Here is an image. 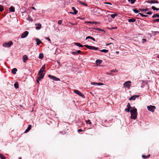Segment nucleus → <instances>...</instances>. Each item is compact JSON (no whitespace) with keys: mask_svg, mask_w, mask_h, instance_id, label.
<instances>
[{"mask_svg":"<svg viewBox=\"0 0 159 159\" xmlns=\"http://www.w3.org/2000/svg\"><path fill=\"white\" fill-rule=\"evenodd\" d=\"M131 114V118L133 119H135L137 117V109L135 107L131 109L130 111Z\"/></svg>","mask_w":159,"mask_h":159,"instance_id":"nucleus-1","label":"nucleus"},{"mask_svg":"<svg viewBox=\"0 0 159 159\" xmlns=\"http://www.w3.org/2000/svg\"><path fill=\"white\" fill-rule=\"evenodd\" d=\"M131 82L130 81H128L124 83L123 86L124 87L129 89L131 85Z\"/></svg>","mask_w":159,"mask_h":159,"instance_id":"nucleus-2","label":"nucleus"},{"mask_svg":"<svg viewBox=\"0 0 159 159\" xmlns=\"http://www.w3.org/2000/svg\"><path fill=\"white\" fill-rule=\"evenodd\" d=\"M147 109L148 110L152 112H154L155 110L156 109V107L154 106L150 105L148 106L147 107Z\"/></svg>","mask_w":159,"mask_h":159,"instance_id":"nucleus-3","label":"nucleus"},{"mask_svg":"<svg viewBox=\"0 0 159 159\" xmlns=\"http://www.w3.org/2000/svg\"><path fill=\"white\" fill-rule=\"evenodd\" d=\"M84 46L89 49H92V50H98V48L95 47L93 46H89V45H84Z\"/></svg>","mask_w":159,"mask_h":159,"instance_id":"nucleus-4","label":"nucleus"},{"mask_svg":"<svg viewBox=\"0 0 159 159\" xmlns=\"http://www.w3.org/2000/svg\"><path fill=\"white\" fill-rule=\"evenodd\" d=\"M13 44V43L11 41L8 43H4L3 44V46L4 47L8 48L10 47Z\"/></svg>","mask_w":159,"mask_h":159,"instance_id":"nucleus-5","label":"nucleus"},{"mask_svg":"<svg viewBox=\"0 0 159 159\" xmlns=\"http://www.w3.org/2000/svg\"><path fill=\"white\" fill-rule=\"evenodd\" d=\"M74 92L75 93L79 95V96L83 98H84L85 97L84 95V94H82L78 90L75 89L74 90Z\"/></svg>","mask_w":159,"mask_h":159,"instance_id":"nucleus-6","label":"nucleus"},{"mask_svg":"<svg viewBox=\"0 0 159 159\" xmlns=\"http://www.w3.org/2000/svg\"><path fill=\"white\" fill-rule=\"evenodd\" d=\"M48 77L49 78L52 79V80L56 81L60 80V79H59L57 78L55 76L51 75H48Z\"/></svg>","mask_w":159,"mask_h":159,"instance_id":"nucleus-7","label":"nucleus"},{"mask_svg":"<svg viewBox=\"0 0 159 159\" xmlns=\"http://www.w3.org/2000/svg\"><path fill=\"white\" fill-rule=\"evenodd\" d=\"M28 34L29 32L28 31H25L22 34L21 38H25L28 36Z\"/></svg>","mask_w":159,"mask_h":159,"instance_id":"nucleus-8","label":"nucleus"},{"mask_svg":"<svg viewBox=\"0 0 159 159\" xmlns=\"http://www.w3.org/2000/svg\"><path fill=\"white\" fill-rule=\"evenodd\" d=\"M45 73L41 72L39 74V72L38 75L39 76L38 77L41 80L43 78Z\"/></svg>","mask_w":159,"mask_h":159,"instance_id":"nucleus-9","label":"nucleus"},{"mask_svg":"<svg viewBox=\"0 0 159 159\" xmlns=\"http://www.w3.org/2000/svg\"><path fill=\"white\" fill-rule=\"evenodd\" d=\"M139 95H133V96L130 97L129 98V100H134L135 99H136L137 98L139 97Z\"/></svg>","mask_w":159,"mask_h":159,"instance_id":"nucleus-10","label":"nucleus"},{"mask_svg":"<svg viewBox=\"0 0 159 159\" xmlns=\"http://www.w3.org/2000/svg\"><path fill=\"white\" fill-rule=\"evenodd\" d=\"M22 59L23 62L25 63H26V61L28 59V58L26 55H24L23 56Z\"/></svg>","mask_w":159,"mask_h":159,"instance_id":"nucleus-11","label":"nucleus"},{"mask_svg":"<svg viewBox=\"0 0 159 159\" xmlns=\"http://www.w3.org/2000/svg\"><path fill=\"white\" fill-rule=\"evenodd\" d=\"M32 127V126L31 125H29L27 128L25 130L24 132L25 133H27L29 132L31 129Z\"/></svg>","mask_w":159,"mask_h":159,"instance_id":"nucleus-12","label":"nucleus"},{"mask_svg":"<svg viewBox=\"0 0 159 159\" xmlns=\"http://www.w3.org/2000/svg\"><path fill=\"white\" fill-rule=\"evenodd\" d=\"M72 9L73 10V11H74V12L72 13H72L73 14H75V15H76L78 11L76 10V8L75 7H72Z\"/></svg>","mask_w":159,"mask_h":159,"instance_id":"nucleus-13","label":"nucleus"},{"mask_svg":"<svg viewBox=\"0 0 159 159\" xmlns=\"http://www.w3.org/2000/svg\"><path fill=\"white\" fill-rule=\"evenodd\" d=\"M102 61L101 60H97L96 61V63L97 65H99L101 63Z\"/></svg>","mask_w":159,"mask_h":159,"instance_id":"nucleus-14","label":"nucleus"},{"mask_svg":"<svg viewBox=\"0 0 159 159\" xmlns=\"http://www.w3.org/2000/svg\"><path fill=\"white\" fill-rule=\"evenodd\" d=\"M9 10L10 12H14L15 11V7L13 6H11L9 8Z\"/></svg>","mask_w":159,"mask_h":159,"instance_id":"nucleus-15","label":"nucleus"},{"mask_svg":"<svg viewBox=\"0 0 159 159\" xmlns=\"http://www.w3.org/2000/svg\"><path fill=\"white\" fill-rule=\"evenodd\" d=\"M35 25H38V26H37L35 28L37 30H39L40 29L41 27V24H36Z\"/></svg>","mask_w":159,"mask_h":159,"instance_id":"nucleus-16","label":"nucleus"},{"mask_svg":"<svg viewBox=\"0 0 159 159\" xmlns=\"http://www.w3.org/2000/svg\"><path fill=\"white\" fill-rule=\"evenodd\" d=\"M74 44L76 46H79L80 47H83V46L80 43H74Z\"/></svg>","mask_w":159,"mask_h":159,"instance_id":"nucleus-17","label":"nucleus"},{"mask_svg":"<svg viewBox=\"0 0 159 159\" xmlns=\"http://www.w3.org/2000/svg\"><path fill=\"white\" fill-rule=\"evenodd\" d=\"M17 71V69L16 68H14L13 69H12L11 71V73L14 74H15L16 73V72Z\"/></svg>","mask_w":159,"mask_h":159,"instance_id":"nucleus-18","label":"nucleus"},{"mask_svg":"<svg viewBox=\"0 0 159 159\" xmlns=\"http://www.w3.org/2000/svg\"><path fill=\"white\" fill-rule=\"evenodd\" d=\"M148 3H158V1L155 0H151L149 2H148Z\"/></svg>","mask_w":159,"mask_h":159,"instance_id":"nucleus-19","label":"nucleus"},{"mask_svg":"<svg viewBox=\"0 0 159 159\" xmlns=\"http://www.w3.org/2000/svg\"><path fill=\"white\" fill-rule=\"evenodd\" d=\"M35 40L37 42L36 44L38 45H39L42 43L40 40L38 38H36Z\"/></svg>","mask_w":159,"mask_h":159,"instance_id":"nucleus-20","label":"nucleus"},{"mask_svg":"<svg viewBox=\"0 0 159 159\" xmlns=\"http://www.w3.org/2000/svg\"><path fill=\"white\" fill-rule=\"evenodd\" d=\"M118 15V14L117 13H115L114 14H112L110 15V16L113 19L115 18V16H117Z\"/></svg>","mask_w":159,"mask_h":159,"instance_id":"nucleus-21","label":"nucleus"},{"mask_svg":"<svg viewBox=\"0 0 159 159\" xmlns=\"http://www.w3.org/2000/svg\"><path fill=\"white\" fill-rule=\"evenodd\" d=\"M136 20L133 18H131L128 20V21L129 22H134Z\"/></svg>","mask_w":159,"mask_h":159,"instance_id":"nucleus-22","label":"nucleus"},{"mask_svg":"<svg viewBox=\"0 0 159 159\" xmlns=\"http://www.w3.org/2000/svg\"><path fill=\"white\" fill-rule=\"evenodd\" d=\"M139 10L142 12H145L148 11V9L147 8L145 9H140Z\"/></svg>","mask_w":159,"mask_h":159,"instance_id":"nucleus-23","label":"nucleus"},{"mask_svg":"<svg viewBox=\"0 0 159 159\" xmlns=\"http://www.w3.org/2000/svg\"><path fill=\"white\" fill-rule=\"evenodd\" d=\"M43 57V53H40L39 54V58L40 59H42Z\"/></svg>","mask_w":159,"mask_h":159,"instance_id":"nucleus-24","label":"nucleus"},{"mask_svg":"<svg viewBox=\"0 0 159 159\" xmlns=\"http://www.w3.org/2000/svg\"><path fill=\"white\" fill-rule=\"evenodd\" d=\"M14 86L15 88L17 89L19 87V84L17 82H16L14 84Z\"/></svg>","mask_w":159,"mask_h":159,"instance_id":"nucleus-25","label":"nucleus"},{"mask_svg":"<svg viewBox=\"0 0 159 159\" xmlns=\"http://www.w3.org/2000/svg\"><path fill=\"white\" fill-rule=\"evenodd\" d=\"M156 17H157L158 18H159V14H157L153 15L152 16V17L153 18H154Z\"/></svg>","mask_w":159,"mask_h":159,"instance_id":"nucleus-26","label":"nucleus"},{"mask_svg":"<svg viewBox=\"0 0 159 159\" xmlns=\"http://www.w3.org/2000/svg\"><path fill=\"white\" fill-rule=\"evenodd\" d=\"M99 51L107 53L108 52V51L107 50L104 49L102 50H99Z\"/></svg>","mask_w":159,"mask_h":159,"instance_id":"nucleus-27","label":"nucleus"},{"mask_svg":"<svg viewBox=\"0 0 159 159\" xmlns=\"http://www.w3.org/2000/svg\"><path fill=\"white\" fill-rule=\"evenodd\" d=\"M152 8L154 10H157V11H158L159 10V8H156L154 6H152Z\"/></svg>","mask_w":159,"mask_h":159,"instance_id":"nucleus-28","label":"nucleus"},{"mask_svg":"<svg viewBox=\"0 0 159 159\" xmlns=\"http://www.w3.org/2000/svg\"><path fill=\"white\" fill-rule=\"evenodd\" d=\"M127 107L129 108H130L131 109H131H133V108H135V107H130V104H129V103H128L127 104Z\"/></svg>","mask_w":159,"mask_h":159,"instance_id":"nucleus-29","label":"nucleus"},{"mask_svg":"<svg viewBox=\"0 0 159 159\" xmlns=\"http://www.w3.org/2000/svg\"><path fill=\"white\" fill-rule=\"evenodd\" d=\"M0 158L1 159H6V157L2 154L0 153Z\"/></svg>","mask_w":159,"mask_h":159,"instance_id":"nucleus-30","label":"nucleus"},{"mask_svg":"<svg viewBox=\"0 0 159 159\" xmlns=\"http://www.w3.org/2000/svg\"><path fill=\"white\" fill-rule=\"evenodd\" d=\"M78 2L80 3L82 5H84L86 6H87V4L86 3H84V2H82L81 1H79Z\"/></svg>","mask_w":159,"mask_h":159,"instance_id":"nucleus-31","label":"nucleus"},{"mask_svg":"<svg viewBox=\"0 0 159 159\" xmlns=\"http://www.w3.org/2000/svg\"><path fill=\"white\" fill-rule=\"evenodd\" d=\"M139 14L140 15V16L142 17H147L148 16V15H143V14L141 13H139Z\"/></svg>","mask_w":159,"mask_h":159,"instance_id":"nucleus-32","label":"nucleus"},{"mask_svg":"<svg viewBox=\"0 0 159 159\" xmlns=\"http://www.w3.org/2000/svg\"><path fill=\"white\" fill-rule=\"evenodd\" d=\"M39 72V74H40L41 72L45 73L44 70L43 69H42V68H41V69L40 70Z\"/></svg>","mask_w":159,"mask_h":159,"instance_id":"nucleus-33","label":"nucleus"},{"mask_svg":"<svg viewBox=\"0 0 159 159\" xmlns=\"http://www.w3.org/2000/svg\"><path fill=\"white\" fill-rule=\"evenodd\" d=\"M28 20L30 21H33V19H32L29 16H28V17L27 19Z\"/></svg>","mask_w":159,"mask_h":159,"instance_id":"nucleus-34","label":"nucleus"},{"mask_svg":"<svg viewBox=\"0 0 159 159\" xmlns=\"http://www.w3.org/2000/svg\"><path fill=\"white\" fill-rule=\"evenodd\" d=\"M128 1L129 2L130 1L131 3L133 4L135 2V0H128Z\"/></svg>","mask_w":159,"mask_h":159,"instance_id":"nucleus-35","label":"nucleus"},{"mask_svg":"<svg viewBox=\"0 0 159 159\" xmlns=\"http://www.w3.org/2000/svg\"><path fill=\"white\" fill-rule=\"evenodd\" d=\"M86 121L87 124H88L89 125H90L91 124V122L90 120H86Z\"/></svg>","mask_w":159,"mask_h":159,"instance_id":"nucleus-36","label":"nucleus"},{"mask_svg":"<svg viewBox=\"0 0 159 159\" xmlns=\"http://www.w3.org/2000/svg\"><path fill=\"white\" fill-rule=\"evenodd\" d=\"M130 110L131 109L129 108H126L125 109V111L128 112H129V111L130 112Z\"/></svg>","mask_w":159,"mask_h":159,"instance_id":"nucleus-37","label":"nucleus"},{"mask_svg":"<svg viewBox=\"0 0 159 159\" xmlns=\"http://www.w3.org/2000/svg\"><path fill=\"white\" fill-rule=\"evenodd\" d=\"M133 11L135 13H138L139 12V11L138 10H137L136 9H133Z\"/></svg>","mask_w":159,"mask_h":159,"instance_id":"nucleus-38","label":"nucleus"},{"mask_svg":"<svg viewBox=\"0 0 159 159\" xmlns=\"http://www.w3.org/2000/svg\"><path fill=\"white\" fill-rule=\"evenodd\" d=\"M71 53L74 55H78L77 53L76 52H71Z\"/></svg>","mask_w":159,"mask_h":159,"instance_id":"nucleus-39","label":"nucleus"},{"mask_svg":"<svg viewBox=\"0 0 159 159\" xmlns=\"http://www.w3.org/2000/svg\"><path fill=\"white\" fill-rule=\"evenodd\" d=\"M62 23V20H58V23L59 25L61 24Z\"/></svg>","mask_w":159,"mask_h":159,"instance_id":"nucleus-40","label":"nucleus"},{"mask_svg":"<svg viewBox=\"0 0 159 159\" xmlns=\"http://www.w3.org/2000/svg\"><path fill=\"white\" fill-rule=\"evenodd\" d=\"M3 10V8L2 7V6L1 5H0V11H2Z\"/></svg>","mask_w":159,"mask_h":159,"instance_id":"nucleus-41","label":"nucleus"},{"mask_svg":"<svg viewBox=\"0 0 159 159\" xmlns=\"http://www.w3.org/2000/svg\"><path fill=\"white\" fill-rule=\"evenodd\" d=\"M103 85V84L102 83H97V85Z\"/></svg>","mask_w":159,"mask_h":159,"instance_id":"nucleus-42","label":"nucleus"},{"mask_svg":"<svg viewBox=\"0 0 159 159\" xmlns=\"http://www.w3.org/2000/svg\"><path fill=\"white\" fill-rule=\"evenodd\" d=\"M159 19H157L155 20H153V22H159Z\"/></svg>","mask_w":159,"mask_h":159,"instance_id":"nucleus-43","label":"nucleus"},{"mask_svg":"<svg viewBox=\"0 0 159 159\" xmlns=\"http://www.w3.org/2000/svg\"><path fill=\"white\" fill-rule=\"evenodd\" d=\"M88 23H90V24H96L97 23V22H91V21H89L88 22Z\"/></svg>","mask_w":159,"mask_h":159,"instance_id":"nucleus-44","label":"nucleus"},{"mask_svg":"<svg viewBox=\"0 0 159 159\" xmlns=\"http://www.w3.org/2000/svg\"><path fill=\"white\" fill-rule=\"evenodd\" d=\"M40 80H41V79L37 77L36 81H37V82L38 84H39V81Z\"/></svg>","mask_w":159,"mask_h":159,"instance_id":"nucleus-45","label":"nucleus"},{"mask_svg":"<svg viewBox=\"0 0 159 159\" xmlns=\"http://www.w3.org/2000/svg\"><path fill=\"white\" fill-rule=\"evenodd\" d=\"M83 131V130L82 129H79L78 130V131L79 132H81Z\"/></svg>","mask_w":159,"mask_h":159,"instance_id":"nucleus-46","label":"nucleus"},{"mask_svg":"<svg viewBox=\"0 0 159 159\" xmlns=\"http://www.w3.org/2000/svg\"><path fill=\"white\" fill-rule=\"evenodd\" d=\"M97 83H95V82H91V84L93 85H97Z\"/></svg>","mask_w":159,"mask_h":159,"instance_id":"nucleus-47","label":"nucleus"},{"mask_svg":"<svg viewBox=\"0 0 159 159\" xmlns=\"http://www.w3.org/2000/svg\"><path fill=\"white\" fill-rule=\"evenodd\" d=\"M104 4H109L110 5H112V4L111 3H110V2H105L104 3Z\"/></svg>","mask_w":159,"mask_h":159,"instance_id":"nucleus-48","label":"nucleus"},{"mask_svg":"<svg viewBox=\"0 0 159 159\" xmlns=\"http://www.w3.org/2000/svg\"><path fill=\"white\" fill-rule=\"evenodd\" d=\"M92 37H91V36H88L87 37H86V40H87V39H91V38Z\"/></svg>","mask_w":159,"mask_h":159,"instance_id":"nucleus-49","label":"nucleus"},{"mask_svg":"<svg viewBox=\"0 0 159 159\" xmlns=\"http://www.w3.org/2000/svg\"><path fill=\"white\" fill-rule=\"evenodd\" d=\"M81 52V51L80 50H78L76 52L77 55H78V54L80 53Z\"/></svg>","mask_w":159,"mask_h":159,"instance_id":"nucleus-50","label":"nucleus"},{"mask_svg":"<svg viewBox=\"0 0 159 159\" xmlns=\"http://www.w3.org/2000/svg\"><path fill=\"white\" fill-rule=\"evenodd\" d=\"M45 39L48 40L49 41H51V40H50V39L48 37H47L45 38Z\"/></svg>","mask_w":159,"mask_h":159,"instance_id":"nucleus-51","label":"nucleus"},{"mask_svg":"<svg viewBox=\"0 0 159 159\" xmlns=\"http://www.w3.org/2000/svg\"><path fill=\"white\" fill-rule=\"evenodd\" d=\"M142 157L143 158H147V156H145V155H142Z\"/></svg>","mask_w":159,"mask_h":159,"instance_id":"nucleus-52","label":"nucleus"},{"mask_svg":"<svg viewBox=\"0 0 159 159\" xmlns=\"http://www.w3.org/2000/svg\"><path fill=\"white\" fill-rule=\"evenodd\" d=\"M147 14H148V15H151L152 14V12H147L146 13Z\"/></svg>","mask_w":159,"mask_h":159,"instance_id":"nucleus-53","label":"nucleus"},{"mask_svg":"<svg viewBox=\"0 0 159 159\" xmlns=\"http://www.w3.org/2000/svg\"><path fill=\"white\" fill-rule=\"evenodd\" d=\"M91 39L92 40H93L94 41H95V39L92 37H91Z\"/></svg>","mask_w":159,"mask_h":159,"instance_id":"nucleus-54","label":"nucleus"},{"mask_svg":"<svg viewBox=\"0 0 159 159\" xmlns=\"http://www.w3.org/2000/svg\"><path fill=\"white\" fill-rule=\"evenodd\" d=\"M41 68H42V69H43L44 70V69L45 68V65H43Z\"/></svg>","mask_w":159,"mask_h":159,"instance_id":"nucleus-55","label":"nucleus"},{"mask_svg":"<svg viewBox=\"0 0 159 159\" xmlns=\"http://www.w3.org/2000/svg\"><path fill=\"white\" fill-rule=\"evenodd\" d=\"M142 40L143 42L142 43H144V42H145L146 41V40L145 39H142Z\"/></svg>","mask_w":159,"mask_h":159,"instance_id":"nucleus-56","label":"nucleus"},{"mask_svg":"<svg viewBox=\"0 0 159 159\" xmlns=\"http://www.w3.org/2000/svg\"><path fill=\"white\" fill-rule=\"evenodd\" d=\"M111 72H116V70H111Z\"/></svg>","mask_w":159,"mask_h":159,"instance_id":"nucleus-57","label":"nucleus"},{"mask_svg":"<svg viewBox=\"0 0 159 159\" xmlns=\"http://www.w3.org/2000/svg\"><path fill=\"white\" fill-rule=\"evenodd\" d=\"M112 43H107V44H106V45L107 46H108V45H110V44H112Z\"/></svg>","mask_w":159,"mask_h":159,"instance_id":"nucleus-58","label":"nucleus"},{"mask_svg":"<svg viewBox=\"0 0 159 159\" xmlns=\"http://www.w3.org/2000/svg\"><path fill=\"white\" fill-rule=\"evenodd\" d=\"M57 63L59 64V66H61V65L60 64L59 62L57 61Z\"/></svg>","mask_w":159,"mask_h":159,"instance_id":"nucleus-59","label":"nucleus"},{"mask_svg":"<svg viewBox=\"0 0 159 159\" xmlns=\"http://www.w3.org/2000/svg\"><path fill=\"white\" fill-rule=\"evenodd\" d=\"M32 9H33V10H36V9H35L34 7H32Z\"/></svg>","mask_w":159,"mask_h":159,"instance_id":"nucleus-60","label":"nucleus"},{"mask_svg":"<svg viewBox=\"0 0 159 159\" xmlns=\"http://www.w3.org/2000/svg\"><path fill=\"white\" fill-rule=\"evenodd\" d=\"M116 53H117V54H119V52H118V51H116Z\"/></svg>","mask_w":159,"mask_h":159,"instance_id":"nucleus-61","label":"nucleus"},{"mask_svg":"<svg viewBox=\"0 0 159 159\" xmlns=\"http://www.w3.org/2000/svg\"><path fill=\"white\" fill-rule=\"evenodd\" d=\"M147 157H150V155H148V156H147Z\"/></svg>","mask_w":159,"mask_h":159,"instance_id":"nucleus-62","label":"nucleus"},{"mask_svg":"<svg viewBox=\"0 0 159 159\" xmlns=\"http://www.w3.org/2000/svg\"><path fill=\"white\" fill-rule=\"evenodd\" d=\"M97 30H99V31H102L101 30H100L99 29H97Z\"/></svg>","mask_w":159,"mask_h":159,"instance_id":"nucleus-63","label":"nucleus"},{"mask_svg":"<svg viewBox=\"0 0 159 159\" xmlns=\"http://www.w3.org/2000/svg\"><path fill=\"white\" fill-rule=\"evenodd\" d=\"M18 159H21V157H19L18 158Z\"/></svg>","mask_w":159,"mask_h":159,"instance_id":"nucleus-64","label":"nucleus"}]
</instances>
